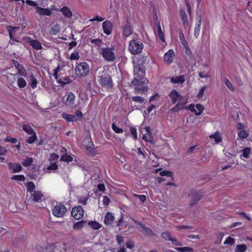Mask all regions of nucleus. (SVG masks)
I'll list each match as a JSON object with an SVG mask.
<instances>
[{
    "instance_id": "34",
    "label": "nucleus",
    "mask_w": 252,
    "mask_h": 252,
    "mask_svg": "<svg viewBox=\"0 0 252 252\" xmlns=\"http://www.w3.org/2000/svg\"><path fill=\"white\" fill-rule=\"evenodd\" d=\"M26 187L27 188V191L30 192L31 193L35 191V186L34 184L32 182H28L26 184Z\"/></svg>"
},
{
    "instance_id": "31",
    "label": "nucleus",
    "mask_w": 252,
    "mask_h": 252,
    "mask_svg": "<svg viewBox=\"0 0 252 252\" xmlns=\"http://www.w3.org/2000/svg\"><path fill=\"white\" fill-rule=\"evenodd\" d=\"M22 128L23 130L29 135L35 132L29 125L24 124L23 125Z\"/></svg>"
},
{
    "instance_id": "15",
    "label": "nucleus",
    "mask_w": 252,
    "mask_h": 252,
    "mask_svg": "<svg viewBox=\"0 0 252 252\" xmlns=\"http://www.w3.org/2000/svg\"><path fill=\"white\" fill-rule=\"evenodd\" d=\"M196 20H197V23L195 24V27L194 28V36L197 38L199 35L200 32V30L201 28V20L202 18L200 14H197L196 16Z\"/></svg>"
},
{
    "instance_id": "26",
    "label": "nucleus",
    "mask_w": 252,
    "mask_h": 252,
    "mask_svg": "<svg viewBox=\"0 0 252 252\" xmlns=\"http://www.w3.org/2000/svg\"><path fill=\"white\" fill-rule=\"evenodd\" d=\"M62 117L68 122H76L77 121L75 115L68 114L66 113H63L62 114Z\"/></svg>"
},
{
    "instance_id": "5",
    "label": "nucleus",
    "mask_w": 252,
    "mask_h": 252,
    "mask_svg": "<svg viewBox=\"0 0 252 252\" xmlns=\"http://www.w3.org/2000/svg\"><path fill=\"white\" fill-rule=\"evenodd\" d=\"M101 55L103 58L108 62H113L115 59V55L110 48H102Z\"/></svg>"
},
{
    "instance_id": "8",
    "label": "nucleus",
    "mask_w": 252,
    "mask_h": 252,
    "mask_svg": "<svg viewBox=\"0 0 252 252\" xmlns=\"http://www.w3.org/2000/svg\"><path fill=\"white\" fill-rule=\"evenodd\" d=\"M178 102L171 109L172 112H177L180 110L185 109V105L187 104L188 101L182 95H181L179 98Z\"/></svg>"
},
{
    "instance_id": "25",
    "label": "nucleus",
    "mask_w": 252,
    "mask_h": 252,
    "mask_svg": "<svg viewBox=\"0 0 252 252\" xmlns=\"http://www.w3.org/2000/svg\"><path fill=\"white\" fill-rule=\"evenodd\" d=\"M60 11L62 13V14L64 17L67 18H70L72 16V12L67 6H64L63 8H61Z\"/></svg>"
},
{
    "instance_id": "16",
    "label": "nucleus",
    "mask_w": 252,
    "mask_h": 252,
    "mask_svg": "<svg viewBox=\"0 0 252 252\" xmlns=\"http://www.w3.org/2000/svg\"><path fill=\"white\" fill-rule=\"evenodd\" d=\"M145 72L139 66H136L134 69V79H142L145 76Z\"/></svg>"
},
{
    "instance_id": "6",
    "label": "nucleus",
    "mask_w": 252,
    "mask_h": 252,
    "mask_svg": "<svg viewBox=\"0 0 252 252\" xmlns=\"http://www.w3.org/2000/svg\"><path fill=\"white\" fill-rule=\"evenodd\" d=\"M191 199L189 205L192 206L194 205L201 199L203 194L202 192L198 190H191L189 194Z\"/></svg>"
},
{
    "instance_id": "43",
    "label": "nucleus",
    "mask_w": 252,
    "mask_h": 252,
    "mask_svg": "<svg viewBox=\"0 0 252 252\" xmlns=\"http://www.w3.org/2000/svg\"><path fill=\"white\" fill-rule=\"evenodd\" d=\"M147 57L144 56H139L136 59V63L138 65H143L145 63Z\"/></svg>"
},
{
    "instance_id": "56",
    "label": "nucleus",
    "mask_w": 252,
    "mask_h": 252,
    "mask_svg": "<svg viewBox=\"0 0 252 252\" xmlns=\"http://www.w3.org/2000/svg\"><path fill=\"white\" fill-rule=\"evenodd\" d=\"M90 42L94 44L95 45L98 46H100V45L102 43V40L99 39H90Z\"/></svg>"
},
{
    "instance_id": "14",
    "label": "nucleus",
    "mask_w": 252,
    "mask_h": 252,
    "mask_svg": "<svg viewBox=\"0 0 252 252\" xmlns=\"http://www.w3.org/2000/svg\"><path fill=\"white\" fill-rule=\"evenodd\" d=\"M27 42L29 43L33 48L36 50H41L42 48V45L38 41L32 39L31 37L26 38Z\"/></svg>"
},
{
    "instance_id": "30",
    "label": "nucleus",
    "mask_w": 252,
    "mask_h": 252,
    "mask_svg": "<svg viewBox=\"0 0 252 252\" xmlns=\"http://www.w3.org/2000/svg\"><path fill=\"white\" fill-rule=\"evenodd\" d=\"M74 94L72 92L68 93L66 99V104L69 106L73 104L74 102Z\"/></svg>"
},
{
    "instance_id": "29",
    "label": "nucleus",
    "mask_w": 252,
    "mask_h": 252,
    "mask_svg": "<svg viewBox=\"0 0 252 252\" xmlns=\"http://www.w3.org/2000/svg\"><path fill=\"white\" fill-rule=\"evenodd\" d=\"M88 225L93 230H98L102 226V225L97 222L96 221H89L88 222Z\"/></svg>"
},
{
    "instance_id": "28",
    "label": "nucleus",
    "mask_w": 252,
    "mask_h": 252,
    "mask_svg": "<svg viewBox=\"0 0 252 252\" xmlns=\"http://www.w3.org/2000/svg\"><path fill=\"white\" fill-rule=\"evenodd\" d=\"M92 146L87 145L86 147V151L89 156L94 157L96 155V151L93 143H91Z\"/></svg>"
},
{
    "instance_id": "33",
    "label": "nucleus",
    "mask_w": 252,
    "mask_h": 252,
    "mask_svg": "<svg viewBox=\"0 0 252 252\" xmlns=\"http://www.w3.org/2000/svg\"><path fill=\"white\" fill-rule=\"evenodd\" d=\"M179 37L180 41L185 48H188V44L185 39V37L184 33L182 31H180L179 33Z\"/></svg>"
},
{
    "instance_id": "49",
    "label": "nucleus",
    "mask_w": 252,
    "mask_h": 252,
    "mask_svg": "<svg viewBox=\"0 0 252 252\" xmlns=\"http://www.w3.org/2000/svg\"><path fill=\"white\" fill-rule=\"evenodd\" d=\"M251 152V148L246 147L243 149V157L245 158H248Z\"/></svg>"
},
{
    "instance_id": "37",
    "label": "nucleus",
    "mask_w": 252,
    "mask_h": 252,
    "mask_svg": "<svg viewBox=\"0 0 252 252\" xmlns=\"http://www.w3.org/2000/svg\"><path fill=\"white\" fill-rule=\"evenodd\" d=\"M159 175L162 176H167L170 177L172 181L174 180V178L173 177V172L170 171L163 170L160 171L159 173Z\"/></svg>"
},
{
    "instance_id": "19",
    "label": "nucleus",
    "mask_w": 252,
    "mask_h": 252,
    "mask_svg": "<svg viewBox=\"0 0 252 252\" xmlns=\"http://www.w3.org/2000/svg\"><path fill=\"white\" fill-rule=\"evenodd\" d=\"M174 56V51L172 50H169L164 56V62L168 64L171 63L173 61L172 59Z\"/></svg>"
},
{
    "instance_id": "13",
    "label": "nucleus",
    "mask_w": 252,
    "mask_h": 252,
    "mask_svg": "<svg viewBox=\"0 0 252 252\" xmlns=\"http://www.w3.org/2000/svg\"><path fill=\"white\" fill-rule=\"evenodd\" d=\"M44 197L43 193L40 191H35L31 193L30 198L31 200L35 202H38L42 200Z\"/></svg>"
},
{
    "instance_id": "17",
    "label": "nucleus",
    "mask_w": 252,
    "mask_h": 252,
    "mask_svg": "<svg viewBox=\"0 0 252 252\" xmlns=\"http://www.w3.org/2000/svg\"><path fill=\"white\" fill-rule=\"evenodd\" d=\"M8 167L9 169L11 170L13 173L19 172L22 169V166L17 163L9 162L8 163Z\"/></svg>"
},
{
    "instance_id": "54",
    "label": "nucleus",
    "mask_w": 252,
    "mask_h": 252,
    "mask_svg": "<svg viewBox=\"0 0 252 252\" xmlns=\"http://www.w3.org/2000/svg\"><path fill=\"white\" fill-rule=\"evenodd\" d=\"M131 99L133 101L135 102H137L139 103H143L144 100V97H141L139 96H134L131 97Z\"/></svg>"
},
{
    "instance_id": "35",
    "label": "nucleus",
    "mask_w": 252,
    "mask_h": 252,
    "mask_svg": "<svg viewBox=\"0 0 252 252\" xmlns=\"http://www.w3.org/2000/svg\"><path fill=\"white\" fill-rule=\"evenodd\" d=\"M31 136H30L29 137H28L26 140V141L28 144H32L34 143L35 141L37 140V136L35 132H34L33 134H30Z\"/></svg>"
},
{
    "instance_id": "36",
    "label": "nucleus",
    "mask_w": 252,
    "mask_h": 252,
    "mask_svg": "<svg viewBox=\"0 0 252 252\" xmlns=\"http://www.w3.org/2000/svg\"><path fill=\"white\" fill-rule=\"evenodd\" d=\"M32 162L33 159L32 158L27 157V158L22 162V165L24 167H29Z\"/></svg>"
},
{
    "instance_id": "18",
    "label": "nucleus",
    "mask_w": 252,
    "mask_h": 252,
    "mask_svg": "<svg viewBox=\"0 0 252 252\" xmlns=\"http://www.w3.org/2000/svg\"><path fill=\"white\" fill-rule=\"evenodd\" d=\"M181 94L176 90H172L169 94V96L171 99L172 104H175L178 101Z\"/></svg>"
},
{
    "instance_id": "51",
    "label": "nucleus",
    "mask_w": 252,
    "mask_h": 252,
    "mask_svg": "<svg viewBox=\"0 0 252 252\" xmlns=\"http://www.w3.org/2000/svg\"><path fill=\"white\" fill-rule=\"evenodd\" d=\"M206 86H203L199 90V92L197 95V97L198 99H200L202 98L204 92L206 89Z\"/></svg>"
},
{
    "instance_id": "38",
    "label": "nucleus",
    "mask_w": 252,
    "mask_h": 252,
    "mask_svg": "<svg viewBox=\"0 0 252 252\" xmlns=\"http://www.w3.org/2000/svg\"><path fill=\"white\" fill-rule=\"evenodd\" d=\"M247 249L246 245L245 244L238 245L236 246L235 252H245Z\"/></svg>"
},
{
    "instance_id": "58",
    "label": "nucleus",
    "mask_w": 252,
    "mask_h": 252,
    "mask_svg": "<svg viewBox=\"0 0 252 252\" xmlns=\"http://www.w3.org/2000/svg\"><path fill=\"white\" fill-rule=\"evenodd\" d=\"M88 197L85 196H81L78 199V202L83 205H86L87 203Z\"/></svg>"
},
{
    "instance_id": "3",
    "label": "nucleus",
    "mask_w": 252,
    "mask_h": 252,
    "mask_svg": "<svg viewBox=\"0 0 252 252\" xmlns=\"http://www.w3.org/2000/svg\"><path fill=\"white\" fill-rule=\"evenodd\" d=\"M52 214L56 217H63L67 212L66 207L61 202H57L52 209Z\"/></svg>"
},
{
    "instance_id": "53",
    "label": "nucleus",
    "mask_w": 252,
    "mask_h": 252,
    "mask_svg": "<svg viewBox=\"0 0 252 252\" xmlns=\"http://www.w3.org/2000/svg\"><path fill=\"white\" fill-rule=\"evenodd\" d=\"M84 221L83 220H81L78 222H76L73 225V228L79 229L81 228L83 226V224Z\"/></svg>"
},
{
    "instance_id": "32",
    "label": "nucleus",
    "mask_w": 252,
    "mask_h": 252,
    "mask_svg": "<svg viewBox=\"0 0 252 252\" xmlns=\"http://www.w3.org/2000/svg\"><path fill=\"white\" fill-rule=\"evenodd\" d=\"M210 138L215 139V141L216 143H219L222 141L221 137L219 134L218 131L215 132L214 134H212L209 136Z\"/></svg>"
},
{
    "instance_id": "42",
    "label": "nucleus",
    "mask_w": 252,
    "mask_h": 252,
    "mask_svg": "<svg viewBox=\"0 0 252 252\" xmlns=\"http://www.w3.org/2000/svg\"><path fill=\"white\" fill-rule=\"evenodd\" d=\"M61 160L64 162H69L73 160V158L69 155L64 154L61 157Z\"/></svg>"
},
{
    "instance_id": "40",
    "label": "nucleus",
    "mask_w": 252,
    "mask_h": 252,
    "mask_svg": "<svg viewBox=\"0 0 252 252\" xmlns=\"http://www.w3.org/2000/svg\"><path fill=\"white\" fill-rule=\"evenodd\" d=\"M158 34L159 39L163 42L165 41L164 34L161 30V28L159 23L158 24Z\"/></svg>"
},
{
    "instance_id": "45",
    "label": "nucleus",
    "mask_w": 252,
    "mask_h": 252,
    "mask_svg": "<svg viewBox=\"0 0 252 252\" xmlns=\"http://www.w3.org/2000/svg\"><path fill=\"white\" fill-rule=\"evenodd\" d=\"M161 237L166 241H170L171 239V236L170 232L168 231H165L161 234Z\"/></svg>"
},
{
    "instance_id": "57",
    "label": "nucleus",
    "mask_w": 252,
    "mask_h": 252,
    "mask_svg": "<svg viewBox=\"0 0 252 252\" xmlns=\"http://www.w3.org/2000/svg\"><path fill=\"white\" fill-rule=\"evenodd\" d=\"M235 243V240L234 238L228 237L224 242V244H231L233 245Z\"/></svg>"
},
{
    "instance_id": "22",
    "label": "nucleus",
    "mask_w": 252,
    "mask_h": 252,
    "mask_svg": "<svg viewBox=\"0 0 252 252\" xmlns=\"http://www.w3.org/2000/svg\"><path fill=\"white\" fill-rule=\"evenodd\" d=\"M123 33L126 37L131 33V28L130 23L127 21L126 24L123 28Z\"/></svg>"
},
{
    "instance_id": "47",
    "label": "nucleus",
    "mask_w": 252,
    "mask_h": 252,
    "mask_svg": "<svg viewBox=\"0 0 252 252\" xmlns=\"http://www.w3.org/2000/svg\"><path fill=\"white\" fill-rule=\"evenodd\" d=\"M249 135V133L246 131L243 130H240L238 133V136L240 138L244 139L247 138Z\"/></svg>"
},
{
    "instance_id": "62",
    "label": "nucleus",
    "mask_w": 252,
    "mask_h": 252,
    "mask_svg": "<svg viewBox=\"0 0 252 252\" xmlns=\"http://www.w3.org/2000/svg\"><path fill=\"white\" fill-rule=\"evenodd\" d=\"M58 168V166L56 162L51 163V164L48 167V170H57Z\"/></svg>"
},
{
    "instance_id": "61",
    "label": "nucleus",
    "mask_w": 252,
    "mask_h": 252,
    "mask_svg": "<svg viewBox=\"0 0 252 252\" xmlns=\"http://www.w3.org/2000/svg\"><path fill=\"white\" fill-rule=\"evenodd\" d=\"M62 68V67H61L59 65H58L57 67L54 69L53 75H54V76L55 78V79L58 78V74Z\"/></svg>"
},
{
    "instance_id": "64",
    "label": "nucleus",
    "mask_w": 252,
    "mask_h": 252,
    "mask_svg": "<svg viewBox=\"0 0 252 252\" xmlns=\"http://www.w3.org/2000/svg\"><path fill=\"white\" fill-rule=\"evenodd\" d=\"M18 86L22 88L26 86L27 83L25 80H18Z\"/></svg>"
},
{
    "instance_id": "41",
    "label": "nucleus",
    "mask_w": 252,
    "mask_h": 252,
    "mask_svg": "<svg viewBox=\"0 0 252 252\" xmlns=\"http://www.w3.org/2000/svg\"><path fill=\"white\" fill-rule=\"evenodd\" d=\"M60 26H59V25L56 24L51 28V29L50 31L49 32L51 34L55 35L57 33H58L60 32Z\"/></svg>"
},
{
    "instance_id": "55",
    "label": "nucleus",
    "mask_w": 252,
    "mask_h": 252,
    "mask_svg": "<svg viewBox=\"0 0 252 252\" xmlns=\"http://www.w3.org/2000/svg\"><path fill=\"white\" fill-rule=\"evenodd\" d=\"M65 81L62 80H57V83L63 87L65 85L68 84L72 82V80H64Z\"/></svg>"
},
{
    "instance_id": "10",
    "label": "nucleus",
    "mask_w": 252,
    "mask_h": 252,
    "mask_svg": "<svg viewBox=\"0 0 252 252\" xmlns=\"http://www.w3.org/2000/svg\"><path fill=\"white\" fill-rule=\"evenodd\" d=\"M12 61L18 70V74L21 76L26 77L27 73L23 66L16 60H12Z\"/></svg>"
},
{
    "instance_id": "50",
    "label": "nucleus",
    "mask_w": 252,
    "mask_h": 252,
    "mask_svg": "<svg viewBox=\"0 0 252 252\" xmlns=\"http://www.w3.org/2000/svg\"><path fill=\"white\" fill-rule=\"evenodd\" d=\"M112 128L117 133H122L123 130L122 128L118 127L115 124L112 125Z\"/></svg>"
},
{
    "instance_id": "21",
    "label": "nucleus",
    "mask_w": 252,
    "mask_h": 252,
    "mask_svg": "<svg viewBox=\"0 0 252 252\" xmlns=\"http://www.w3.org/2000/svg\"><path fill=\"white\" fill-rule=\"evenodd\" d=\"M114 219L113 214L110 212H107L105 216L104 223L107 225L111 224L113 222Z\"/></svg>"
},
{
    "instance_id": "63",
    "label": "nucleus",
    "mask_w": 252,
    "mask_h": 252,
    "mask_svg": "<svg viewBox=\"0 0 252 252\" xmlns=\"http://www.w3.org/2000/svg\"><path fill=\"white\" fill-rule=\"evenodd\" d=\"M225 84L227 87L231 91H234L235 89L232 83L229 81V80H225Z\"/></svg>"
},
{
    "instance_id": "20",
    "label": "nucleus",
    "mask_w": 252,
    "mask_h": 252,
    "mask_svg": "<svg viewBox=\"0 0 252 252\" xmlns=\"http://www.w3.org/2000/svg\"><path fill=\"white\" fill-rule=\"evenodd\" d=\"M36 12L42 16H50L51 15V9L43 8L39 6L36 7Z\"/></svg>"
},
{
    "instance_id": "11",
    "label": "nucleus",
    "mask_w": 252,
    "mask_h": 252,
    "mask_svg": "<svg viewBox=\"0 0 252 252\" xmlns=\"http://www.w3.org/2000/svg\"><path fill=\"white\" fill-rule=\"evenodd\" d=\"M113 24L109 21L106 20L102 23V28L104 32L107 34L109 35L112 32L113 29Z\"/></svg>"
},
{
    "instance_id": "48",
    "label": "nucleus",
    "mask_w": 252,
    "mask_h": 252,
    "mask_svg": "<svg viewBox=\"0 0 252 252\" xmlns=\"http://www.w3.org/2000/svg\"><path fill=\"white\" fill-rule=\"evenodd\" d=\"M11 179L19 181H24L25 177L23 175H14L11 177Z\"/></svg>"
},
{
    "instance_id": "52",
    "label": "nucleus",
    "mask_w": 252,
    "mask_h": 252,
    "mask_svg": "<svg viewBox=\"0 0 252 252\" xmlns=\"http://www.w3.org/2000/svg\"><path fill=\"white\" fill-rule=\"evenodd\" d=\"M4 141L6 142H10L14 144L18 142V139L16 138H13L10 136H7L5 139Z\"/></svg>"
},
{
    "instance_id": "46",
    "label": "nucleus",
    "mask_w": 252,
    "mask_h": 252,
    "mask_svg": "<svg viewBox=\"0 0 252 252\" xmlns=\"http://www.w3.org/2000/svg\"><path fill=\"white\" fill-rule=\"evenodd\" d=\"M195 107L198 110V112H197V113H196V115H200L204 110V107L200 104H196Z\"/></svg>"
},
{
    "instance_id": "4",
    "label": "nucleus",
    "mask_w": 252,
    "mask_h": 252,
    "mask_svg": "<svg viewBox=\"0 0 252 252\" xmlns=\"http://www.w3.org/2000/svg\"><path fill=\"white\" fill-rule=\"evenodd\" d=\"M89 66L85 62L79 63L75 69V73L78 77H85L89 72Z\"/></svg>"
},
{
    "instance_id": "24",
    "label": "nucleus",
    "mask_w": 252,
    "mask_h": 252,
    "mask_svg": "<svg viewBox=\"0 0 252 252\" xmlns=\"http://www.w3.org/2000/svg\"><path fill=\"white\" fill-rule=\"evenodd\" d=\"M20 29L19 27H13V26H8L7 27V30L8 32L10 40H15V39L13 38V34L15 33L16 31H18Z\"/></svg>"
},
{
    "instance_id": "7",
    "label": "nucleus",
    "mask_w": 252,
    "mask_h": 252,
    "mask_svg": "<svg viewBox=\"0 0 252 252\" xmlns=\"http://www.w3.org/2000/svg\"><path fill=\"white\" fill-rule=\"evenodd\" d=\"M71 214L74 219L79 220L83 218L84 211L82 206H77L72 208Z\"/></svg>"
},
{
    "instance_id": "9",
    "label": "nucleus",
    "mask_w": 252,
    "mask_h": 252,
    "mask_svg": "<svg viewBox=\"0 0 252 252\" xmlns=\"http://www.w3.org/2000/svg\"><path fill=\"white\" fill-rule=\"evenodd\" d=\"M116 226L118 228V230L121 233L126 232L127 229L128 224L126 221L123 220V215L121 218L117 221Z\"/></svg>"
},
{
    "instance_id": "39",
    "label": "nucleus",
    "mask_w": 252,
    "mask_h": 252,
    "mask_svg": "<svg viewBox=\"0 0 252 252\" xmlns=\"http://www.w3.org/2000/svg\"><path fill=\"white\" fill-rule=\"evenodd\" d=\"M175 250L179 252H192L193 249L189 247L175 248Z\"/></svg>"
},
{
    "instance_id": "2",
    "label": "nucleus",
    "mask_w": 252,
    "mask_h": 252,
    "mask_svg": "<svg viewBox=\"0 0 252 252\" xmlns=\"http://www.w3.org/2000/svg\"><path fill=\"white\" fill-rule=\"evenodd\" d=\"M143 47V44L141 42L133 39L129 42L128 49L132 54L136 55L141 52Z\"/></svg>"
},
{
    "instance_id": "12",
    "label": "nucleus",
    "mask_w": 252,
    "mask_h": 252,
    "mask_svg": "<svg viewBox=\"0 0 252 252\" xmlns=\"http://www.w3.org/2000/svg\"><path fill=\"white\" fill-rule=\"evenodd\" d=\"M132 220L134 222L139 225L142 229H143V231L148 235L150 236H152L154 235V233L152 229H151L149 227H146L144 224H143L141 222L138 221L132 218Z\"/></svg>"
},
{
    "instance_id": "59",
    "label": "nucleus",
    "mask_w": 252,
    "mask_h": 252,
    "mask_svg": "<svg viewBox=\"0 0 252 252\" xmlns=\"http://www.w3.org/2000/svg\"><path fill=\"white\" fill-rule=\"evenodd\" d=\"M79 58L80 56L78 52L72 53L70 56V59L71 60H77Z\"/></svg>"
},
{
    "instance_id": "23",
    "label": "nucleus",
    "mask_w": 252,
    "mask_h": 252,
    "mask_svg": "<svg viewBox=\"0 0 252 252\" xmlns=\"http://www.w3.org/2000/svg\"><path fill=\"white\" fill-rule=\"evenodd\" d=\"M99 84L106 89H111L113 86L112 80H99Z\"/></svg>"
},
{
    "instance_id": "60",
    "label": "nucleus",
    "mask_w": 252,
    "mask_h": 252,
    "mask_svg": "<svg viewBox=\"0 0 252 252\" xmlns=\"http://www.w3.org/2000/svg\"><path fill=\"white\" fill-rule=\"evenodd\" d=\"M20 24L21 25L23 29L27 26V20L25 17H23L20 20Z\"/></svg>"
},
{
    "instance_id": "27",
    "label": "nucleus",
    "mask_w": 252,
    "mask_h": 252,
    "mask_svg": "<svg viewBox=\"0 0 252 252\" xmlns=\"http://www.w3.org/2000/svg\"><path fill=\"white\" fill-rule=\"evenodd\" d=\"M179 13L181 17L184 26L185 27H187L189 25V22L185 11L183 9H180Z\"/></svg>"
},
{
    "instance_id": "44",
    "label": "nucleus",
    "mask_w": 252,
    "mask_h": 252,
    "mask_svg": "<svg viewBox=\"0 0 252 252\" xmlns=\"http://www.w3.org/2000/svg\"><path fill=\"white\" fill-rule=\"evenodd\" d=\"M130 132L131 135L132 136L134 140L137 139V129L135 127L130 126L129 127Z\"/></svg>"
},
{
    "instance_id": "1",
    "label": "nucleus",
    "mask_w": 252,
    "mask_h": 252,
    "mask_svg": "<svg viewBox=\"0 0 252 252\" xmlns=\"http://www.w3.org/2000/svg\"><path fill=\"white\" fill-rule=\"evenodd\" d=\"M149 80H132L131 84L133 86L134 93L146 94L148 91Z\"/></svg>"
}]
</instances>
